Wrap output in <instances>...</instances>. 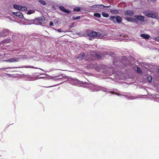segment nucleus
<instances>
[{"label": "nucleus", "instance_id": "obj_1", "mask_svg": "<svg viewBox=\"0 0 159 159\" xmlns=\"http://www.w3.org/2000/svg\"><path fill=\"white\" fill-rule=\"evenodd\" d=\"M85 86L91 91H97L102 90L104 92H109V90L106 88H103L92 84L87 83L85 84Z\"/></svg>", "mask_w": 159, "mask_h": 159}, {"label": "nucleus", "instance_id": "obj_2", "mask_svg": "<svg viewBox=\"0 0 159 159\" xmlns=\"http://www.w3.org/2000/svg\"><path fill=\"white\" fill-rule=\"evenodd\" d=\"M143 14L148 17L153 18L157 20L159 18L157 13L152 11L146 10L143 11Z\"/></svg>", "mask_w": 159, "mask_h": 159}, {"label": "nucleus", "instance_id": "obj_3", "mask_svg": "<svg viewBox=\"0 0 159 159\" xmlns=\"http://www.w3.org/2000/svg\"><path fill=\"white\" fill-rule=\"evenodd\" d=\"M27 56L26 55L20 56L19 57H12L9 59L5 60V62H16L20 61L22 59H25L27 58Z\"/></svg>", "mask_w": 159, "mask_h": 159}, {"label": "nucleus", "instance_id": "obj_4", "mask_svg": "<svg viewBox=\"0 0 159 159\" xmlns=\"http://www.w3.org/2000/svg\"><path fill=\"white\" fill-rule=\"evenodd\" d=\"M89 36L94 38L103 39L104 36L100 33L96 32H91L89 34Z\"/></svg>", "mask_w": 159, "mask_h": 159}, {"label": "nucleus", "instance_id": "obj_5", "mask_svg": "<svg viewBox=\"0 0 159 159\" xmlns=\"http://www.w3.org/2000/svg\"><path fill=\"white\" fill-rule=\"evenodd\" d=\"M110 19L114 23L117 22L118 23H120L122 21V19L121 17L120 16H111Z\"/></svg>", "mask_w": 159, "mask_h": 159}, {"label": "nucleus", "instance_id": "obj_6", "mask_svg": "<svg viewBox=\"0 0 159 159\" xmlns=\"http://www.w3.org/2000/svg\"><path fill=\"white\" fill-rule=\"evenodd\" d=\"M77 59H79V61H82L83 60L90 61L92 59H93V58H90L89 57H88L87 56H86V57H85V56L84 53H82L81 54L78 55L77 56Z\"/></svg>", "mask_w": 159, "mask_h": 159}, {"label": "nucleus", "instance_id": "obj_7", "mask_svg": "<svg viewBox=\"0 0 159 159\" xmlns=\"http://www.w3.org/2000/svg\"><path fill=\"white\" fill-rule=\"evenodd\" d=\"M13 13L14 15L16 16L17 18H18L19 19L26 20V19H25L23 16V15L21 12L18 11L17 12H13ZM26 20L29 21L30 22H32V21H33L32 20Z\"/></svg>", "mask_w": 159, "mask_h": 159}, {"label": "nucleus", "instance_id": "obj_8", "mask_svg": "<svg viewBox=\"0 0 159 159\" xmlns=\"http://www.w3.org/2000/svg\"><path fill=\"white\" fill-rule=\"evenodd\" d=\"M71 83L73 85H76L78 86H81V84H84V82L80 81L77 79H73L70 81Z\"/></svg>", "mask_w": 159, "mask_h": 159}, {"label": "nucleus", "instance_id": "obj_9", "mask_svg": "<svg viewBox=\"0 0 159 159\" xmlns=\"http://www.w3.org/2000/svg\"><path fill=\"white\" fill-rule=\"evenodd\" d=\"M13 7L14 8L19 10L26 11L27 10L26 7H22L21 6H18L16 4L14 5Z\"/></svg>", "mask_w": 159, "mask_h": 159}, {"label": "nucleus", "instance_id": "obj_10", "mask_svg": "<svg viewBox=\"0 0 159 159\" xmlns=\"http://www.w3.org/2000/svg\"><path fill=\"white\" fill-rule=\"evenodd\" d=\"M125 19L129 22H135L137 23V24H138V22L137 21V20L136 19L134 18L130 17H126L125 18Z\"/></svg>", "mask_w": 159, "mask_h": 159}, {"label": "nucleus", "instance_id": "obj_11", "mask_svg": "<svg viewBox=\"0 0 159 159\" xmlns=\"http://www.w3.org/2000/svg\"><path fill=\"white\" fill-rule=\"evenodd\" d=\"M8 33V30H3L2 32H0V37L6 36Z\"/></svg>", "mask_w": 159, "mask_h": 159}, {"label": "nucleus", "instance_id": "obj_12", "mask_svg": "<svg viewBox=\"0 0 159 159\" xmlns=\"http://www.w3.org/2000/svg\"><path fill=\"white\" fill-rule=\"evenodd\" d=\"M134 17L137 19L141 21H145V17L144 16L140 15H136L134 16Z\"/></svg>", "mask_w": 159, "mask_h": 159}, {"label": "nucleus", "instance_id": "obj_13", "mask_svg": "<svg viewBox=\"0 0 159 159\" xmlns=\"http://www.w3.org/2000/svg\"><path fill=\"white\" fill-rule=\"evenodd\" d=\"M59 8L61 11L64 12H65L66 13H70V11L66 9L63 6H60L59 7Z\"/></svg>", "mask_w": 159, "mask_h": 159}, {"label": "nucleus", "instance_id": "obj_14", "mask_svg": "<svg viewBox=\"0 0 159 159\" xmlns=\"http://www.w3.org/2000/svg\"><path fill=\"white\" fill-rule=\"evenodd\" d=\"M104 7V5L103 4H96L93 5L90 7L92 8H103V7Z\"/></svg>", "mask_w": 159, "mask_h": 159}, {"label": "nucleus", "instance_id": "obj_15", "mask_svg": "<svg viewBox=\"0 0 159 159\" xmlns=\"http://www.w3.org/2000/svg\"><path fill=\"white\" fill-rule=\"evenodd\" d=\"M125 14L126 15L131 16L133 15L134 12L131 10H127L125 12Z\"/></svg>", "mask_w": 159, "mask_h": 159}, {"label": "nucleus", "instance_id": "obj_16", "mask_svg": "<svg viewBox=\"0 0 159 159\" xmlns=\"http://www.w3.org/2000/svg\"><path fill=\"white\" fill-rule=\"evenodd\" d=\"M140 37L145 39H149L150 38L149 35L146 34H142L140 35Z\"/></svg>", "mask_w": 159, "mask_h": 159}, {"label": "nucleus", "instance_id": "obj_17", "mask_svg": "<svg viewBox=\"0 0 159 159\" xmlns=\"http://www.w3.org/2000/svg\"><path fill=\"white\" fill-rule=\"evenodd\" d=\"M43 19H44V17H39L38 19H35V20L37 21V20H38L39 21L38 24L41 25L42 24V23L40 21L43 20Z\"/></svg>", "mask_w": 159, "mask_h": 159}, {"label": "nucleus", "instance_id": "obj_18", "mask_svg": "<svg viewBox=\"0 0 159 159\" xmlns=\"http://www.w3.org/2000/svg\"><path fill=\"white\" fill-rule=\"evenodd\" d=\"M110 93L111 94H116L117 96H124V95H122V94H120V93H116L114 92H112V91H111V92H110Z\"/></svg>", "mask_w": 159, "mask_h": 159}, {"label": "nucleus", "instance_id": "obj_19", "mask_svg": "<svg viewBox=\"0 0 159 159\" xmlns=\"http://www.w3.org/2000/svg\"><path fill=\"white\" fill-rule=\"evenodd\" d=\"M81 7H76L74 9V11H79L80 10Z\"/></svg>", "mask_w": 159, "mask_h": 159}, {"label": "nucleus", "instance_id": "obj_20", "mask_svg": "<svg viewBox=\"0 0 159 159\" xmlns=\"http://www.w3.org/2000/svg\"><path fill=\"white\" fill-rule=\"evenodd\" d=\"M102 15L104 17H107L109 16V15L107 13H106L104 12H103L102 13Z\"/></svg>", "mask_w": 159, "mask_h": 159}, {"label": "nucleus", "instance_id": "obj_21", "mask_svg": "<svg viewBox=\"0 0 159 159\" xmlns=\"http://www.w3.org/2000/svg\"><path fill=\"white\" fill-rule=\"evenodd\" d=\"M52 60L54 61H60V60H58L57 58V56H54V57L53 58Z\"/></svg>", "mask_w": 159, "mask_h": 159}, {"label": "nucleus", "instance_id": "obj_22", "mask_svg": "<svg viewBox=\"0 0 159 159\" xmlns=\"http://www.w3.org/2000/svg\"><path fill=\"white\" fill-rule=\"evenodd\" d=\"M94 16L96 17L100 18L101 16V15L99 13H95L94 14Z\"/></svg>", "mask_w": 159, "mask_h": 159}, {"label": "nucleus", "instance_id": "obj_23", "mask_svg": "<svg viewBox=\"0 0 159 159\" xmlns=\"http://www.w3.org/2000/svg\"><path fill=\"white\" fill-rule=\"evenodd\" d=\"M80 16H78L77 17H75V16H73L72 17V19L74 20H78L79 19H80Z\"/></svg>", "mask_w": 159, "mask_h": 159}, {"label": "nucleus", "instance_id": "obj_24", "mask_svg": "<svg viewBox=\"0 0 159 159\" xmlns=\"http://www.w3.org/2000/svg\"><path fill=\"white\" fill-rule=\"evenodd\" d=\"M39 2L40 3L43 4V5H44L46 4V2L43 0H39Z\"/></svg>", "mask_w": 159, "mask_h": 159}, {"label": "nucleus", "instance_id": "obj_25", "mask_svg": "<svg viewBox=\"0 0 159 159\" xmlns=\"http://www.w3.org/2000/svg\"><path fill=\"white\" fill-rule=\"evenodd\" d=\"M152 78L151 76H148V80L149 83H151L152 81Z\"/></svg>", "mask_w": 159, "mask_h": 159}, {"label": "nucleus", "instance_id": "obj_26", "mask_svg": "<svg viewBox=\"0 0 159 159\" xmlns=\"http://www.w3.org/2000/svg\"><path fill=\"white\" fill-rule=\"evenodd\" d=\"M110 12L112 13H115V14H117L119 11L117 10H111L110 11Z\"/></svg>", "mask_w": 159, "mask_h": 159}, {"label": "nucleus", "instance_id": "obj_27", "mask_svg": "<svg viewBox=\"0 0 159 159\" xmlns=\"http://www.w3.org/2000/svg\"><path fill=\"white\" fill-rule=\"evenodd\" d=\"M23 67H24L25 68H36V69H38V68L37 67H34L33 66H25Z\"/></svg>", "mask_w": 159, "mask_h": 159}, {"label": "nucleus", "instance_id": "obj_28", "mask_svg": "<svg viewBox=\"0 0 159 159\" xmlns=\"http://www.w3.org/2000/svg\"><path fill=\"white\" fill-rule=\"evenodd\" d=\"M55 30H56L59 33H61L63 32V31H62L61 29H55Z\"/></svg>", "mask_w": 159, "mask_h": 159}, {"label": "nucleus", "instance_id": "obj_29", "mask_svg": "<svg viewBox=\"0 0 159 159\" xmlns=\"http://www.w3.org/2000/svg\"><path fill=\"white\" fill-rule=\"evenodd\" d=\"M137 71L138 73H141V70L140 69L139 67L137 68Z\"/></svg>", "mask_w": 159, "mask_h": 159}, {"label": "nucleus", "instance_id": "obj_30", "mask_svg": "<svg viewBox=\"0 0 159 159\" xmlns=\"http://www.w3.org/2000/svg\"><path fill=\"white\" fill-rule=\"evenodd\" d=\"M33 13V12L31 10H30L28 12L27 14L28 15H30Z\"/></svg>", "mask_w": 159, "mask_h": 159}, {"label": "nucleus", "instance_id": "obj_31", "mask_svg": "<svg viewBox=\"0 0 159 159\" xmlns=\"http://www.w3.org/2000/svg\"><path fill=\"white\" fill-rule=\"evenodd\" d=\"M155 39L156 41H159V36L155 38Z\"/></svg>", "mask_w": 159, "mask_h": 159}, {"label": "nucleus", "instance_id": "obj_32", "mask_svg": "<svg viewBox=\"0 0 159 159\" xmlns=\"http://www.w3.org/2000/svg\"><path fill=\"white\" fill-rule=\"evenodd\" d=\"M49 25L51 26H53V23L52 21H51L49 23Z\"/></svg>", "mask_w": 159, "mask_h": 159}, {"label": "nucleus", "instance_id": "obj_33", "mask_svg": "<svg viewBox=\"0 0 159 159\" xmlns=\"http://www.w3.org/2000/svg\"><path fill=\"white\" fill-rule=\"evenodd\" d=\"M111 7L110 5H109V6H104V7H103V8H109V7Z\"/></svg>", "mask_w": 159, "mask_h": 159}, {"label": "nucleus", "instance_id": "obj_34", "mask_svg": "<svg viewBox=\"0 0 159 159\" xmlns=\"http://www.w3.org/2000/svg\"><path fill=\"white\" fill-rule=\"evenodd\" d=\"M96 56L98 58L101 57L99 55L96 54Z\"/></svg>", "mask_w": 159, "mask_h": 159}, {"label": "nucleus", "instance_id": "obj_35", "mask_svg": "<svg viewBox=\"0 0 159 159\" xmlns=\"http://www.w3.org/2000/svg\"><path fill=\"white\" fill-rule=\"evenodd\" d=\"M54 86H55L53 85V86H49V87H54Z\"/></svg>", "mask_w": 159, "mask_h": 159}, {"label": "nucleus", "instance_id": "obj_36", "mask_svg": "<svg viewBox=\"0 0 159 159\" xmlns=\"http://www.w3.org/2000/svg\"><path fill=\"white\" fill-rule=\"evenodd\" d=\"M125 40V39H121V40Z\"/></svg>", "mask_w": 159, "mask_h": 159}, {"label": "nucleus", "instance_id": "obj_37", "mask_svg": "<svg viewBox=\"0 0 159 159\" xmlns=\"http://www.w3.org/2000/svg\"><path fill=\"white\" fill-rule=\"evenodd\" d=\"M40 69V70H43V69Z\"/></svg>", "mask_w": 159, "mask_h": 159}, {"label": "nucleus", "instance_id": "obj_38", "mask_svg": "<svg viewBox=\"0 0 159 159\" xmlns=\"http://www.w3.org/2000/svg\"><path fill=\"white\" fill-rule=\"evenodd\" d=\"M59 79H56V80H58Z\"/></svg>", "mask_w": 159, "mask_h": 159}, {"label": "nucleus", "instance_id": "obj_39", "mask_svg": "<svg viewBox=\"0 0 159 159\" xmlns=\"http://www.w3.org/2000/svg\"><path fill=\"white\" fill-rule=\"evenodd\" d=\"M53 78V77H52V78L51 79H52Z\"/></svg>", "mask_w": 159, "mask_h": 159}, {"label": "nucleus", "instance_id": "obj_40", "mask_svg": "<svg viewBox=\"0 0 159 159\" xmlns=\"http://www.w3.org/2000/svg\"><path fill=\"white\" fill-rule=\"evenodd\" d=\"M3 68H1V69H3Z\"/></svg>", "mask_w": 159, "mask_h": 159}, {"label": "nucleus", "instance_id": "obj_41", "mask_svg": "<svg viewBox=\"0 0 159 159\" xmlns=\"http://www.w3.org/2000/svg\"><path fill=\"white\" fill-rule=\"evenodd\" d=\"M34 79L32 80H34Z\"/></svg>", "mask_w": 159, "mask_h": 159}]
</instances>
